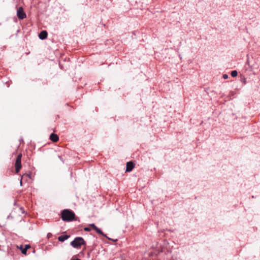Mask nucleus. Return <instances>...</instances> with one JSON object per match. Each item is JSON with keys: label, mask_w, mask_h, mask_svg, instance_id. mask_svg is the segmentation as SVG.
Masks as SVG:
<instances>
[{"label": "nucleus", "mask_w": 260, "mask_h": 260, "mask_svg": "<svg viewBox=\"0 0 260 260\" xmlns=\"http://www.w3.org/2000/svg\"><path fill=\"white\" fill-rule=\"evenodd\" d=\"M90 227L92 228L93 230H94L99 234L100 235H101L106 238H107V236L104 234L103 232L100 230L99 229V228H98L93 223H92V224H90L89 225Z\"/></svg>", "instance_id": "5"}, {"label": "nucleus", "mask_w": 260, "mask_h": 260, "mask_svg": "<svg viewBox=\"0 0 260 260\" xmlns=\"http://www.w3.org/2000/svg\"><path fill=\"white\" fill-rule=\"evenodd\" d=\"M84 230L85 231L89 232L90 231V229L89 227H86L84 228Z\"/></svg>", "instance_id": "13"}, {"label": "nucleus", "mask_w": 260, "mask_h": 260, "mask_svg": "<svg viewBox=\"0 0 260 260\" xmlns=\"http://www.w3.org/2000/svg\"><path fill=\"white\" fill-rule=\"evenodd\" d=\"M134 168V164L132 161H128L126 163V172H131Z\"/></svg>", "instance_id": "6"}, {"label": "nucleus", "mask_w": 260, "mask_h": 260, "mask_svg": "<svg viewBox=\"0 0 260 260\" xmlns=\"http://www.w3.org/2000/svg\"><path fill=\"white\" fill-rule=\"evenodd\" d=\"M30 178V176L29 174H23L22 176V177H21V180H20V185H22V180L23 179H24L25 178Z\"/></svg>", "instance_id": "10"}, {"label": "nucleus", "mask_w": 260, "mask_h": 260, "mask_svg": "<svg viewBox=\"0 0 260 260\" xmlns=\"http://www.w3.org/2000/svg\"><path fill=\"white\" fill-rule=\"evenodd\" d=\"M19 248L21 250V252L23 254H26V249H25L24 248H23L22 245H20V247H19Z\"/></svg>", "instance_id": "11"}, {"label": "nucleus", "mask_w": 260, "mask_h": 260, "mask_svg": "<svg viewBox=\"0 0 260 260\" xmlns=\"http://www.w3.org/2000/svg\"><path fill=\"white\" fill-rule=\"evenodd\" d=\"M70 237V236L65 235H61L58 238V239L60 242H63L66 240L68 239Z\"/></svg>", "instance_id": "9"}, {"label": "nucleus", "mask_w": 260, "mask_h": 260, "mask_svg": "<svg viewBox=\"0 0 260 260\" xmlns=\"http://www.w3.org/2000/svg\"><path fill=\"white\" fill-rule=\"evenodd\" d=\"M85 244V242L84 239L81 237L76 238L71 243V245L74 248H80L82 245H84Z\"/></svg>", "instance_id": "2"}, {"label": "nucleus", "mask_w": 260, "mask_h": 260, "mask_svg": "<svg viewBox=\"0 0 260 260\" xmlns=\"http://www.w3.org/2000/svg\"><path fill=\"white\" fill-rule=\"evenodd\" d=\"M223 77L224 79H227L228 78V75L226 74H224L223 75Z\"/></svg>", "instance_id": "15"}, {"label": "nucleus", "mask_w": 260, "mask_h": 260, "mask_svg": "<svg viewBox=\"0 0 260 260\" xmlns=\"http://www.w3.org/2000/svg\"><path fill=\"white\" fill-rule=\"evenodd\" d=\"M30 248V246L29 245H25V249H26V250L28 249V248Z\"/></svg>", "instance_id": "14"}, {"label": "nucleus", "mask_w": 260, "mask_h": 260, "mask_svg": "<svg viewBox=\"0 0 260 260\" xmlns=\"http://www.w3.org/2000/svg\"><path fill=\"white\" fill-rule=\"evenodd\" d=\"M17 16L20 19H23L26 18V15L23 11L22 7H19L17 11Z\"/></svg>", "instance_id": "4"}, {"label": "nucleus", "mask_w": 260, "mask_h": 260, "mask_svg": "<svg viewBox=\"0 0 260 260\" xmlns=\"http://www.w3.org/2000/svg\"><path fill=\"white\" fill-rule=\"evenodd\" d=\"M237 75H238V72L237 71L235 70V71H233L232 72H231V76L233 77H235L236 76H237Z\"/></svg>", "instance_id": "12"}, {"label": "nucleus", "mask_w": 260, "mask_h": 260, "mask_svg": "<svg viewBox=\"0 0 260 260\" xmlns=\"http://www.w3.org/2000/svg\"><path fill=\"white\" fill-rule=\"evenodd\" d=\"M75 218V213L69 209H64L61 212V218L64 221H71Z\"/></svg>", "instance_id": "1"}, {"label": "nucleus", "mask_w": 260, "mask_h": 260, "mask_svg": "<svg viewBox=\"0 0 260 260\" xmlns=\"http://www.w3.org/2000/svg\"><path fill=\"white\" fill-rule=\"evenodd\" d=\"M21 157H22V154H19L16 159L15 164V171L16 173H18V172L20 171V170L21 168Z\"/></svg>", "instance_id": "3"}, {"label": "nucleus", "mask_w": 260, "mask_h": 260, "mask_svg": "<svg viewBox=\"0 0 260 260\" xmlns=\"http://www.w3.org/2000/svg\"><path fill=\"white\" fill-rule=\"evenodd\" d=\"M50 139L53 142H57L59 140V137L56 134L52 133L50 136Z\"/></svg>", "instance_id": "7"}, {"label": "nucleus", "mask_w": 260, "mask_h": 260, "mask_svg": "<svg viewBox=\"0 0 260 260\" xmlns=\"http://www.w3.org/2000/svg\"><path fill=\"white\" fill-rule=\"evenodd\" d=\"M47 32L46 30H43L40 33L39 37L40 39L44 40L47 38Z\"/></svg>", "instance_id": "8"}]
</instances>
